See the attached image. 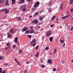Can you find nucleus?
Here are the masks:
<instances>
[{
    "mask_svg": "<svg viewBox=\"0 0 73 73\" xmlns=\"http://www.w3.org/2000/svg\"><path fill=\"white\" fill-rule=\"evenodd\" d=\"M3 11H5V14H7V13H8L9 12V11L7 8L3 9L0 10V12H3Z\"/></svg>",
    "mask_w": 73,
    "mask_h": 73,
    "instance_id": "1",
    "label": "nucleus"
},
{
    "mask_svg": "<svg viewBox=\"0 0 73 73\" xmlns=\"http://www.w3.org/2000/svg\"><path fill=\"white\" fill-rule=\"evenodd\" d=\"M36 41V39H34L31 42V45L33 46H34L36 45L35 42Z\"/></svg>",
    "mask_w": 73,
    "mask_h": 73,
    "instance_id": "2",
    "label": "nucleus"
},
{
    "mask_svg": "<svg viewBox=\"0 0 73 73\" xmlns=\"http://www.w3.org/2000/svg\"><path fill=\"white\" fill-rule=\"evenodd\" d=\"M39 5H40V3L38 1L35 3L34 6L35 8H36L39 6Z\"/></svg>",
    "mask_w": 73,
    "mask_h": 73,
    "instance_id": "3",
    "label": "nucleus"
},
{
    "mask_svg": "<svg viewBox=\"0 0 73 73\" xmlns=\"http://www.w3.org/2000/svg\"><path fill=\"white\" fill-rule=\"evenodd\" d=\"M38 23V21L37 19L35 20H33L31 22V23L33 24V23H35V24H37Z\"/></svg>",
    "mask_w": 73,
    "mask_h": 73,
    "instance_id": "4",
    "label": "nucleus"
},
{
    "mask_svg": "<svg viewBox=\"0 0 73 73\" xmlns=\"http://www.w3.org/2000/svg\"><path fill=\"white\" fill-rule=\"evenodd\" d=\"M51 32L49 31L47 32L46 33V37H48L49 36H50L51 34Z\"/></svg>",
    "mask_w": 73,
    "mask_h": 73,
    "instance_id": "5",
    "label": "nucleus"
},
{
    "mask_svg": "<svg viewBox=\"0 0 73 73\" xmlns=\"http://www.w3.org/2000/svg\"><path fill=\"white\" fill-rule=\"evenodd\" d=\"M7 37L8 38H11V37H12V35L10 34V33H7Z\"/></svg>",
    "mask_w": 73,
    "mask_h": 73,
    "instance_id": "6",
    "label": "nucleus"
},
{
    "mask_svg": "<svg viewBox=\"0 0 73 73\" xmlns=\"http://www.w3.org/2000/svg\"><path fill=\"white\" fill-rule=\"evenodd\" d=\"M15 32V29H12L10 31V33L12 34H13Z\"/></svg>",
    "mask_w": 73,
    "mask_h": 73,
    "instance_id": "7",
    "label": "nucleus"
},
{
    "mask_svg": "<svg viewBox=\"0 0 73 73\" xmlns=\"http://www.w3.org/2000/svg\"><path fill=\"white\" fill-rule=\"evenodd\" d=\"M18 39V37H16L15 40H14V42H18V40H17Z\"/></svg>",
    "mask_w": 73,
    "mask_h": 73,
    "instance_id": "8",
    "label": "nucleus"
},
{
    "mask_svg": "<svg viewBox=\"0 0 73 73\" xmlns=\"http://www.w3.org/2000/svg\"><path fill=\"white\" fill-rule=\"evenodd\" d=\"M17 20H18V21H21L22 20V19L20 17H17Z\"/></svg>",
    "mask_w": 73,
    "mask_h": 73,
    "instance_id": "9",
    "label": "nucleus"
},
{
    "mask_svg": "<svg viewBox=\"0 0 73 73\" xmlns=\"http://www.w3.org/2000/svg\"><path fill=\"white\" fill-rule=\"evenodd\" d=\"M27 30V27H25L24 28V29L22 30V32H24V31H26Z\"/></svg>",
    "mask_w": 73,
    "mask_h": 73,
    "instance_id": "10",
    "label": "nucleus"
},
{
    "mask_svg": "<svg viewBox=\"0 0 73 73\" xmlns=\"http://www.w3.org/2000/svg\"><path fill=\"white\" fill-rule=\"evenodd\" d=\"M38 56H39V52H38L36 54L35 57L36 58H37L38 57Z\"/></svg>",
    "mask_w": 73,
    "mask_h": 73,
    "instance_id": "11",
    "label": "nucleus"
},
{
    "mask_svg": "<svg viewBox=\"0 0 73 73\" xmlns=\"http://www.w3.org/2000/svg\"><path fill=\"white\" fill-rule=\"evenodd\" d=\"M24 2H25V0H21L20 2V4H22Z\"/></svg>",
    "mask_w": 73,
    "mask_h": 73,
    "instance_id": "12",
    "label": "nucleus"
},
{
    "mask_svg": "<svg viewBox=\"0 0 73 73\" xmlns=\"http://www.w3.org/2000/svg\"><path fill=\"white\" fill-rule=\"evenodd\" d=\"M9 4V2L8 1V0H6V5H8Z\"/></svg>",
    "mask_w": 73,
    "mask_h": 73,
    "instance_id": "13",
    "label": "nucleus"
},
{
    "mask_svg": "<svg viewBox=\"0 0 73 73\" xmlns=\"http://www.w3.org/2000/svg\"><path fill=\"white\" fill-rule=\"evenodd\" d=\"M52 62V60H50L49 59H48V62L49 63V64H50L51 62Z\"/></svg>",
    "mask_w": 73,
    "mask_h": 73,
    "instance_id": "14",
    "label": "nucleus"
},
{
    "mask_svg": "<svg viewBox=\"0 0 73 73\" xmlns=\"http://www.w3.org/2000/svg\"><path fill=\"white\" fill-rule=\"evenodd\" d=\"M27 34H29L30 33L29 30H28L27 31H26L25 32Z\"/></svg>",
    "mask_w": 73,
    "mask_h": 73,
    "instance_id": "15",
    "label": "nucleus"
},
{
    "mask_svg": "<svg viewBox=\"0 0 73 73\" xmlns=\"http://www.w3.org/2000/svg\"><path fill=\"white\" fill-rule=\"evenodd\" d=\"M16 1V0H12V4H14L15 3V2Z\"/></svg>",
    "mask_w": 73,
    "mask_h": 73,
    "instance_id": "16",
    "label": "nucleus"
},
{
    "mask_svg": "<svg viewBox=\"0 0 73 73\" xmlns=\"http://www.w3.org/2000/svg\"><path fill=\"white\" fill-rule=\"evenodd\" d=\"M55 19H56V16H54L52 17L51 20H54Z\"/></svg>",
    "mask_w": 73,
    "mask_h": 73,
    "instance_id": "17",
    "label": "nucleus"
},
{
    "mask_svg": "<svg viewBox=\"0 0 73 73\" xmlns=\"http://www.w3.org/2000/svg\"><path fill=\"white\" fill-rule=\"evenodd\" d=\"M73 0H70V4H73Z\"/></svg>",
    "mask_w": 73,
    "mask_h": 73,
    "instance_id": "18",
    "label": "nucleus"
},
{
    "mask_svg": "<svg viewBox=\"0 0 73 73\" xmlns=\"http://www.w3.org/2000/svg\"><path fill=\"white\" fill-rule=\"evenodd\" d=\"M52 40H53V37H50L49 38V40L50 41H52Z\"/></svg>",
    "mask_w": 73,
    "mask_h": 73,
    "instance_id": "19",
    "label": "nucleus"
},
{
    "mask_svg": "<svg viewBox=\"0 0 73 73\" xmlns=\"http://www.w3.org/2000/svg\"><path fill=\"white\" fill-rule=\"evenodd\" d=\"M27 37L29 38H32V35H28Z\"/></svg>",
    "mask_w": 73,
    "mask_h": 73,
    "instance_id": "20",
    "label": "nucleus"
},
{
    "mask_svg": "<svg viewBox=\"0 0 73 73\" xmlns=\"http://www.w3.org/2000/svg\"><path fill=\"white\" fill-rule=\"evenodd\" d=\"M34 32V30H31L30 31V33H33Z\"/></svg>",
    "mask_w": 73,
    "mask_h": 73,
    "instance_id": "21",
    "label": "nucleus"
},
{
    "mask_svg": "<svg viewBox=\"0 0 73 73\" xmlns=\"http://www.w3.org/2000/svg\"><path fill=\"white\" fill-rule=\"evenodd\" d=\"M38 13H39V12H36L35 13L34 15L35 16H36V15H37Z\"/></svg>",
    "mask_w": 73,
    "mask_h": 73,
    "instance_id": "22",
    "label": "nucleus"
},
{
    "mask_svg": "<svg viewBox=\"0 0 73 73\" xmlns=\"http://www.w3.org/2000/svg\"><path fill=\"white\" fill-rule=\"evenodd\" d=\"M39 19L40 21H41V20H43V18L41 17H40Z\"/></svg>",
    "mask_w": 73,
    "mask_h": 73,
    "instance_id": "23",
    "label": "nucleus"
},
{
    "mask_svg": "<svg viewBox=\"0 0 73 73\" xmlns=\"http://www.w3.org/2000/svg\"><path fill=\"white\" fill-rule=\"evenodd\" d=\"M57 52V50H56V48H55L54 50V53H56Z\"/></svg>",
    "mask_w": 73,
    "mask_h": 73,
    "instance_id": "24",
    "label": "nucleus"
},
{
    "mask_svg": "<svg viewBox=\"0 0 73 73\" xmlns=\"http://www.w3.org/2000/svg\"><path fill=\"white\" fill-rule=\"evenodd\" d=\"M4 1V0H0V4L1 3H3Z\"/></svg>",
    "mask_w": 73,
    "mask_h": 73,
    "instance_id": "25",
    "label": "nucleus"
},
{
    "mask_svg": "<svg viewBox=\"0 0 73 73\" xmlns=\"http://www.w3.org/2000/svg\"><path fill=\"white\" fill-rule=\"evenodd\" d=\"M52 2H51L48 5V6H49V7H50V5H52Z\"/></svg>",
    "mask_w": 73,
    "mask_h": 73,
    "instance_id": "26",
    "label": "nucleus"
},
{
    "mask_svg": "<svg viewBox=\"0 0 73 73\" xmlns=\"http://www.w3.org/2000/svg\"><path fill=\"white\" fill-rule=\"evenodd\" d=\"M60 41L61 43H63L64 42V40L62 41L61 40H60Z\"/></svg>",
    "mask_w": 73,
    "mask_h": 73,
    "instance_id": "27",
    "label": "nucleus"
},
{
    "mask_svg": "<svg viewBox=\"0 0 73 73\" xmlns=\"http://www.w3.org/2000/svg\"><path fill=\"white\" fill-rule=\"evenodd\" d=\"M3 56H0V60H3Z\"/></svg>",
    "mask_w": 73,
    "mask_h": 73,
    "instance_id": "28",
    "label": "nucleus"
},
{
    "mask_svg": "<svg viewBox=\"0 0 73 73\" xmlns=\"http://www.w3.org/2000/svg\"><path fill=\"white\" fill-rule=\"evenodd\" d=\"M56 70V68H54L53 70V72H55Z\"/></svg>",
    "mask_w": 73,
    "mask_h": 73,
    "instance_id": "29",
    "label": "nucleus"
},
{
    "mask_svg": "<svg viewBox=\"0 0 73 73\" xmlns=\"http://www.w3.org/2000/svg\"><path fill=\"white\" fill-rule=\"evenodd\" d=\"M49 48V47H47L45 48V49H46V50H48Z\"/></svg>",
    "mask_w": 73,
    "mask_h": 73,
    "instance_id": "30",
    "label": "nucleus"
},
{
    "mask_svg": "<svg viewBox=\"0 0 73 73\" xmlns=\"http://www.w3.org/2000/svg\"><path fill=\"white\" fill-rule=\"evenodd\" d=\"M14 61H15L16 62V63H17V62L18 61L17 60V59L16 58L14 59Z\"/></svg>",
    "mask_w": 73,
    "mask_h": 73,
    "instance_id": "31",
    "label": "nucleus"
},
{
    "mask_svg": "<svg viewBox=\"0 0 73 73\" xmlns=\"http://www.w3.org/2000/svg\"><path fill=\"white\" fill-rule=\"evenodd\" d=\"M2 72V68H0V73Z\"/></svg>",
    "mask_w": 73,
    "mask_h": 73,
    "instance_id": "32",
    "label": "nucleus"
},
{
    "mask_svg": "<svg viewBox=\"0 0 73 73\" xmlns=\"http://www.w3.org/2000/svg\"><path fill=\"white\" fill-rule=\"evenodd\" d=\"M10 45V44L9 43H8L7 44V46H9Z\"/></svg>",
    "mask_w": 73,
    "mask_h": 73,
    "instance_id": "33",
    "label": "nucleus"
},
{
    "mask_svg": "<svg viewBox=\"0 0 73 73\" xmlns=\"http://www.w3.org/2000/svg\"><path fill=\"white\" fill-rule=\"evenodd\" d=\"M66 18V16L63 17L62 18V19H65Z\"/></svg>",
    "mask_w": 73,
    "mask_h": 73,
    "instance_id": "34",
    "label": "nucleus"
},
{
    "mask_svg": "<svg viewBox=\"0 0 73 73\" xmlns=\"http://www.w3.org/2000/svg\"><path fill=\"white\" fill-rule=\"evenodd\" d=\"M65 43H63L62 44V47H64V46H65Z\"/></svg>",
    "mask_w": 73,
    "mask_h": 73,
    "instance_id": "35",
    "label": "nucleus"
},
{
    "mask_svg": "<svg viewBox=\"0 0 73 73\" xmlns=\"http://www.w3.org/2000/svg\"><path fill=\"white\" fill-rule=\"evenodd\" d=\"M26 9V8H24L22 10V11H25Z\"/></svg>",
    "mask_w": 73,
    "mask_h": 73,
    "instance_id": "36",
    "label": "nucleus"
},
{
    "mask_svg": "<svg viewBox=\"0 0 73 73\" xmlns=\"http://www.w3.org/2000/svg\"><path fill=\"white\" fill-rule=\"evenodd\" d=\"M51 10H52V9H51V8H50L48 10V12H50L51 11Z\"/></svg>",
    "mask_w": 73,
    "mask_h": 73,
    "instance_id": "37",
    "label": "nucleus"
},
{
    "mask_svg": "<svg viewBox=\"0 0 73 73\" xmlns=\"http://www.w3.org/2000/svg\"><path fill=\"white\" fill-rule=\"evenodd\" d=\"M17 63V64H18V65H20V63L19 62H18V61Z\"/></svg>",
    "mask_w": 73,
    "mask_h": 73,
    "instance_id": "38",
    "label": "nucleus"
},
{
    "mask_svg": "<svg viewBox=\"0 0 73 73\" xmlns=\"http://www.w3.org/2000/svg\"><path fill=\"white\" fill-rule=\"evenodd\" d=\"M41 67L42 68H44V67H45V65H44V64L42 65L41 66Z\"/></svg>",
    "mask_w": 73,
    "mask_h": 73,
    "instance_id": "39",
    "label": "nucleus"
},
{
    "mask_svg": "<svg viewBox=\"0 0 73 73\" xmlns=\"http://www.w3.org/2000/svg\"><path fill=\"white\" fill-rule=\"evenodd\" d=\"M38 46H37L36 47V49L37 50L38 49Z\"/></svg>",
    "mask_w": 73,
    "mask_h": 73,
    "instance_id": "40",
    "label": "nucleus"
},
{
    "mask_svg": "<svg viewBox=\"0 0 73 73\" xmlns=\"http://www.w3.org/2000/svg\"><path fill=\"white\" fill-rule=\"evenodd\" d=\"M9 64L8 63H5L4 64V65H8Z\"/></svg>",
    "mask_w": 73,
    "mask_h": 73,
    "instance_id": "41",
    "label": "nucleus"
},
{
    "mask_svg": "<svg viewBox=\"0 0 73 73\" xmlns=\"http://www.w3.org/2000/svg\"><path fill=\"white\" fill-rule=\"evenodd\" d=\"M16 48V45L14 44L13 46V48Z\"/></svg>",
    "mask_w": 73,
    "mask_h": 73,
    "instance_id": "42",
    "label": "nucleus"
},
{
    "mask_svg": "<svg viewBox=\"0 0 73 73\" xmlns=\"http://www.w3.org/2000/svg\"><path fill=\"white\" fill-rule=\"evenodd\" d=\"M19 53H22V51L20 50L19 51Z\"/></svg>",
    "mask_w": 73,
    "mask_h": 73,
    "instance_id": "43",
    "label": "nucleus"
},
{
    "mask_svg": "<svg viewBox=\"0 0 73 73\" xmlns=\"http://www.w3.org/2000/svg\"><path fill=\"white\" fill-rule=\"evenodd\" d=\"M61 62L62 63H63V64L65 63V62H64V61H63L62 60H61Z\"/></svg>",
    "mask_w": 73,
    "mask_h": 73,
    "instance_id": "44",
    "label": "nucleus"
},
{
    "mask_svg": "<svg viewBox=\"0 0 73 73\" xmlns=\"http://www.w3.org/2000/svg\"><path fill=\"white\" fill-rule=\"evenodd\" d=\"M60 9H63V8L62 7V6H61L60 8Z\"/></svg>",
    "mask_w": 73,
    "mask_h": 73,
    "instance_id": "45",
    "label": "nucleus"
},
{
    "mask_svg": "<svg viewBox=\"0 0 73 73\" xmlns=\"http://www.w3.org/2000/svg\"><path fill=\"white\" fill-rule=\"evenodd\" d=\"M38 25H41V23H38Z\"/></svg>",
    "mask_w": 73,
    "mask_h": 73,
    "instance_id": "46",
    "label": "nucleus"
},
{
    "mask_svg": "<svg viewBox=\"0 0 73 73\" xmlns=\"http://www.w3.org/2000/svg\"><path fill=\"white\" fill-rule=\"evenodd\" d=\"M70 11H71V12H73V9H71Z\"/></svg>",
    "mask_w": 73,
    "mask_h": 73,
    "instance_id": "47",
    "label": "nucleus"
},
{
    "mask_svg": "<svg viewBox=\"0 0 73 73\" xmlns=\"http://www.w3.org/2000/svg\"><path fill=\"white\" fill-rule=\"evenodd\" d=\"M27 1H32V0H26Z\"/></svg>",
    "mask_w": 73,
    "mask_h": 73,
    "instance_id": "48",
    "label": "nucleus"
},
{
    "mask_svg": "<svg viewBox=\"0 0 73 73\" xmlns=\"http://www.w3.org/2000/svg\"><path fill=\"white\" fill-rule=\"evenodd\" d=\"M25 73H27V70H25L24 71Z\"/></svg>",
    "mask_w": 73,
    "mask_h": 73,
    "instance_id": "49",
    "label": "nucleus"
},
{
    "mask_svg": "<svg viewBox=\"0 0 73 73\" xmlns=\"http://www.w3.org/2000/svg\"><path fill=\"white\" fill-rule=\"evenodd\" d=\"M8 48H9V47H7L5 48V50H7V49Z\"/></svg>",
    "mask_w": 73,
    "mask_h": 73,
    "instance_id": "50",
    "label": "nucleus"
},
{
    "mask_svg": "<svg viewBox=\"0 0 73 73\" xmlns=\"http://www.w3.org/2000/svg\"><path fill=\"white\" fill-rule=\"evenodd\" d=\"M69 16H70V15H69L66 16V18H67V17H69Z\"/></svg>",
    "mask_w": 73,
    "mask_h": 73,
    "instance_id": "51",
    "label": "nucleus"
},
{
    "mask_svg": "<svg viewBox=\"0 0 73 73\" xmlns=\"http://www.w3.org/2000/svg\"><path fill=\"white\" fill-rule=\"evenodd\" d=\"M53 24L51 25H50V26L51 27H53Z\"/></svg>",
    "mask_w": 73,
    "mask_h": 73,
    "instance_id": "52",
    "label": "nucleus"
},
{
    "mask_svg": "<svg viewBox=\"0 0 73 73\" xmlns=\"http://www.w3.org/2000/svg\"><path fill=\"white\" fill-rule=\"evenodd\" d=\"M37 28H39V29H40V28H41V27H40V26H38Z\"/></svg>",
    "mask_w": 73,
    "mask_h": 73,
    "instance_id": "53",
    "label": "nucleus"
},
{
    "mask_svg": "<svg viewBox=\"0 0 73 73\" xmlns=\"http://www.w3.org/2000/svg\"><path fill=\"white\" fill-rule=\"evenodd\" d=\"M2 73H5V71H3L2 72Z\"/></svg>",
    "mask_w": 73,
    "mask_h": 73,
    "instance_id": "54",
    "label": "nucleus"
},
{
    "mask_svg": "<svg viewBox=\"0 0 73 73\" xmlns=\"http://www.w3.org/2000/svg\"><path fill=\"white\" fill-rule=\"evenodd\" d=\"M26 64H29V63L28 62H26Z\"/></svg>",
    "mask_w": 73,
    "mask_h": 73,
    "instance_id": "55",
    "label": "nucleus"
},
{
    "mask_svg": "<svg viewBox=\"0 0 73 73\" xmlns=\"http://www.w3.org/2000/svg\"><path fill=\"white\" fill-rule=\"evenodd\" d=\"M33 27H30V29H33Z\"/></svg>",
    "mask_w": 73,
    "mask_h": 73,
    "instance_id": "56",
    "label": "nucleus"
},
{
    "mask_svg": "<svg viewBox=\"0 0 73 73\" xmlns=\"http://www.w3.org/2000/svg\"><path fill=\"white\" fill-rule=\"evenodd\" d=\"M42 12H43V10H42L41 11H40V12L41 13Z\"/></svg>",
    "mask_w": 73,
    "mask_h": 73,
    "instance_id": "57",
    "label": "nucleus"
},
{
    "mask_svg": "<svg viewBox=\"0 0 73 73\" xmlns=\"http://www.w3.org/2000/svg\"><path fill=\"white\" fill-rule=\"evenodd\" d=\"M43 30V29L42 28L41 29V31H42Z\"/></svg>",
    "mask_w": 73,
    "mask_h": 73,
    "instance_id": "58",
    "label": "nucleus"
},
{
    "mask_svg": "<svg viewBox=\"0 0 73 73\" xmlns=\"http://www.w3.org/2000/svg\"><path fill=\"white\" fill-rule=\"evenodd\" d=\"M38 33V32L37 31V32H36V34H37V33Z\"/></svg>",
    "mask_w": 73,
    "mask_h": 73,
    "instance_id": "59",
    "label": "nucleus"
},
{
    "mask_svg": "<svg viewBox=\"0 0 73 73\" xmlns=\"http://www.w3.org/2000/svg\"><path fill=\"white\" fill-rule=\"evenodd\" d=\"M58 19H59V18H57L56 19L57 20H58Z\"/></svg>",
    "mask_w": 73,
    "mask_h": 73,
    "instance_id": "60",
    "label": "nucleus"
},
{
    "mask_svg": "<svg viewBox=\"0 0 73 73\" xmlns=\"http://www.w3.org/2000/svg\"><path fill=\"white\" fill-rule=\"evenodd\" d=\"M24 17H23L22 18V20H24Z\"/></svg>",
    "mask_w": 73,
    "mask_h": 73,
    "instance_id": "61",
    "label": "nucleus"
},
{
    "mask_svg": "<svg viewBox=\"0 0 73 73\" xmlns=\"http://www.w3.org/2000/svg\"><path fill=\"white\" fill-rule=\"evenodd\" d=\"M32 17V16H31L29 17Z\"/></svg>",
    "mask_w": 73,
    "mask_h": 73,
    "instance_id": "62",
    "label": "nucleus"
},
{
    "mask_svg": "<svg viewBox=\"0 0 73 73\" xmlns=\"http://www.w3.org/2000/svg\"><path fill=\"white\" fill-rule=\"evenodd\" d=\"M50 55H52V53H50Z\"/></svg>",
    "mask_w": 73,
    "mask_h": 73,
    "instance_id": "63",
    "label": "nucleus"
},
{
    "mask_svg": "<svg viewBox=\"0 0 73 73\" xmlns=\"http://www.w3.org/2000/svg\"><path fill=\"white\" fill-rule=\"evenodd\" d=\"M34 34H36V33L35 32L34 33Z\"/></svg>",
    "mask_w": 73,
    "mask_h": 73,
    "instance_id": "64",
    "label": "nucleus"
}]
</instances>
